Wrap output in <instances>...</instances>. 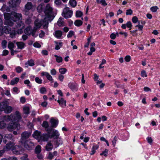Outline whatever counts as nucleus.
<instances>
[{"label":"nucleus","mask_w":160,"mask_h":160,"mask_svg":"<svg viewBox=\"0 0 160 160\" xmlns=\"http://www.w3.org/2000/svg\"><path fill=\"white\" fill-rule=\"evenodd\" d=\"M21 118L20 114L17 111L13 115L11 114L10 116L7 115L4 116L3 117L4 120L7 122L10 121L7 127L8 130L10 132H12L15 129L17 131L19 130L20 127L18 122L21 119Z\"/></svg>","instance_id":"f257e3e1"},{"label":"nucleus","mask_w":160,"mask_h":160,"mask_svg":"<svg viewBox=\"0 0 160 160\" xmlns=\"http://www.w3.org/2000/svg\"><path fill=\"white\" fill-rule=\"evenodd\" d=\"M4 15L5 19V24L10 26H12L17 21L21 20L22 18L21 13L14 12H12L11 13H4Z\"/></svg>","instance_id":"f03ea898"},{"label":"nucleus","mask_w":160,"mask_h":160,"mask_svg":"<svg viewBox=\"0 0 160 160\" xmlns=\"http://www.w3.org/2000/svg\"><path fill=\"white\" fill-rule=\"evenodd\" d=\"M53 10L50 4L46 5L44 10L45 20H52L53 19Z\"/></svg>","instance_id":"7ed1b4c3"},{"label":"nucleus","mask_w":160,"mask_h":160,"mask_svg":"<svg viewBox=\"0 0 160 160\" xmlns=\"http://www.w3.org/2000/svg\"><path fill=\"white\" fill-rule=\"evenodd\" d=\"M73 14V11L68 7L64 8L62 13V16L65 18H70Z\"/></svg>","instance_id":"20e7f679"},{"label":"nucleus","mask_w":160,"mask_h":160,"mask_svg":"<svg viewBox=\"0 0 160 160\" xmlns=\"http://www.w3.org/2000/svg\"><path fill=\"white\" fill-rule=\"evenodd\" d=\"M25 148L28 150L31 149L34 146L33 143L30 140H28L21 142Z\"/></svg>","instance_id":"39448f33"},{"label":"nucleus","mask_w":160,"mask_h":160,"mask_svg":"<svg viewBox=\"0 0 160 160\" xmlns=\"http://www.w3.org/2000/svg\"><path fill=\"white\" fill-rule=\"evenodd\" d=\"M8 26H5L3 28H1L3 33L6 34L9 33L10 37L12 38L15 35V32L14 31H12L11 28Z\"/></svg>","instance_id":"423d86ee"},{"label":"nucleus","mask_w":160,"mask_h":160,"mask_svg":"<svg viewBox=\"0 0 160 160\" xmlns=\"http://www.w3.org/2000/svg\"><path fill=\"white\" fill-rule=\"evenodd\" d=\"M31 135V133L30 132L27 131L23 132L21 135V136L20 142L28 140L27 139L29 138Z\"/></svg>","instance_id":"0eeeda50"},{"label":"nucleus","mask_w":160,"mask_h":160,"mask_svg":"<svg viewBox=\"0 0 160 160\" xmlns=\"http://www.w3.org/2000/svg\"><path fill=\"white\" fill-rule=\"evenodd\" d=\"M32 3L31 2H28L25 6V9L24 10L25 14L28 15L29 13L28 11L32 9Z\"/></svg>","instance_id":"6e6552de"},{"label":"nucleus","mask_w":160,"mask_h":160,"mask_svg":"<svg viewBox=\"0 0 160 160\" xmlns=\"http://www.w3.org/2000/svg\"><path fill=\"white\" fill-rule=\"evenodd\" d=\"M20 0H10L8 2L9 6L12 8L16 7L20 2Z\"/></svg>","instance_id":"1a4fd4ad"},{"label":"nucleus","mask_w":160,"mask_h":160,"mask_svg":"<svg viewBox=\"0 0 160 160\" xmlns=\"http://www.w3.org/2000/svg\"><path fill=\"white\" fill-rule=\"evenodd\" d=\"M6 146L4 147L3 148L4 150L6 151H8L10 150L11 149H13L15 145V143L13 142H7Z\"/></svg>","instance_id":"9d476101"},{"label":"nucleus","mask_w":160,"mask_h":160,"mask_svg":"<svg viewBox=\"0 0 160 160\" xmlns=\"http://www.w3.org/2000/svg\"><path fill=\"white\" fill-rule=\"evenodd\" d=\"M68 86L70 89L73 91L76 92L78 89V85L76 83L70 82L68 84Z\"/></svg>","instance_id":"9b49d317"},{"label":"nucleus","mask_w":160,"mask_h":160,"mask_svg":"<svg viewBox=\"0 0 160 160\" xmlns=\"http://www.w3.org/2000/svg\"><path fill=\"white\" fill-rule=\"evenodd\" d=\"M42 126V127L44 128L45 130L48 133H51L52 130V128H48V122L46 121H44L43 122Z\"/></svg>","instance_id":"f8f14e48"},{"label":"nucleus","mask_w":160,"mask_h":160,"mask_svg":"<svg viewBox=\"0 0 160 160\" xmlns=\"http://www.w3.org/2000/svg\"><path fill=\"white\" fill-rule=\"evenodd\" d=\"M12 136L11 134H6L4 137L3 142L4 143L9 142L12 139Z\"/></svg>","instance_id":"ddd939ff"},{"label":"nucleus","mask_w":160,"mask_h":160,"mask_svg":"<svg viewBox=\"0 0 160 160\" xmlns=\"http://www.w3.org/2000/svg\"><path fill=\"white\" fill-rule=\"evenodd\" d=\"M42 25V21L38 19H37L34 22V26L33 28L35 30H37L41 27Z\"/></svg>","instance_id":"4468645a"},{"label":"nucleus","mask_w":160,"mask_h":160,"mask_svg":"<svg viewBox=\"0 0 160 160\" xmlns=\"http://www.w3.org/2000/svg\"><path fill=\"white\" fill-rule=\"evenodd\" d=\"M50 133H49L48 132L47 134H42L40 140L44 141H48L49 138H50Z\"/></svg>","instance_id":"2eb2a0df"},{"label":"nucleus","mask_w":160,"mask_h":160,"mask_svg":"<svg viewBox=\"0 0 160 160\" xmlns=\"http://www.w3.org/2000/svg\"><path fill=\"white\" fill-rule=\"evenodd\" d=\"M34 30V28L32 29L31 26L28 27L25 29V33L26 34L28 35H30L31 34L32 32Z\"/></svg>","instance_id":"dca6fc26"},{"label":"nucleus","mask_w":160,"mask_h":160,"mask_svg":"<svg viewBox=\"0 0 160 160\" xmlns=\"http://www.w3.org/2000/svg\"><path fill=\"white\" fill-rule=\"evenodd\" d=\"M60 105L62 107H64L66 106V101L62 98H61L57 101Z\"/></svg>","instance_id":"f3484780"},{"label":"nucleus","mask_w":160,"mask_h":160,"mask_svg":"<svg viewBox=\"0 0 160 160\" xmlns=\"http://www.w3.org/2000/svg\"><path fill=\"white\" fill-rule=\"evenodd\" d=\"M42 76H45L47 79L49 81H52L53 79L52 76L48 72H43L41 73Z\"/></svg>","instance_id":"a211bd4d"},{"label":"nucleus","mask_w":160,"mask_h":160,"mask_svg":"<svg viewBox=\"0 0 160 160\" xmlns=\"http://www.w3.org/2000/svg\"><path fill=\"white\" fill-rule=\"evenodd\" d=\"M50 122L52 127H56L58 124V121L53 118H51L50 120Z\"/></svg>","instance_id":"6ab92c4d"},{"label":"nucleus","mask_w":160,"mask_h":160,"mask_svg":"<svg viewBox=\"0 0 160 160\" xmlns=\"http://www.w3.org/2000/svg\"><path fill=\"white\" fill-rule=\"evenodd\" d=\"M54 36L58 38H60L62 35V32L60 30H57L54 34Z\"/></svg>","instance_id":"aec40b11"},{"label":"nucleus","mask_w":160,"mask_h":160,"mask_svg":"<svg viewBox=\"0 0 160 160\" xmlns=\"http://www.w3.org/2000/svg\"><path fill=\"white\" fill-rule=\"evenodd\" d=\"M33 137L36 139H40L41 135H40V132L38 131L35 132L32 135Z\"/></svg>","instance_id":"412c9836"},{"label":"nucleus","mask_w":160,"mask_h":160,"mask_svg":"<svg viewBox=\"0 0 160 160\" xmlns=\"http://www.w3.org/2000/svg\"><path fill=\"white\" fill-rule=\"evenodd\" d=\"M7 102H3L0 103V111H4L7 106Z\"/></svg>","instance_id":"4be33fe9"},{"label":"nucleus","mask_w":160,"mask_h":160,"mask_svg":"<svg viewBox=\"0 0 160 160\" xmlns=\"http://www.w3.org/2000/svg\"><path fill=\"white\" fill-rule=\"evenodd\" d=\"M12 110V107L8 105V102H7V106L4 111L5 113H10Z\"/></svg>","instance_id":"5701e85b"},{"label":"nucleus","mask_w":160,"mask_h":160,"mask_svg":"<svg viewBox=\"0 0 160 160\" xmlns=\"http://www.w3.org/2000/svg\"><path fill=\"white\" fill-rule=\"evenodd\" d=\"M53 148L52 144L50 142H48L46 146V149L48 151H51Z\"/></svg>","instance_id":"b1692460"},{"label":"nucleus","mask_w":160,"mask_h":160,"mask_svg":"<svg viewBox=\"0 0 160 160\" xmlns=\"http://www.w3.org/2000/svg\"><path fill=\"white\" fill-rule=\"evenodd\" d=\"M16 43L18 49H22L25 46V43L22 42H18Z\"/></svg>","instance_id":"393cba45"},{"label":"nucleus","mask_w":160,"mask_h":160,"mask_svg":"<svg viewBox=\"0 0 160 160\" xmlns=\"http://www.w3.org/2000/svg\"><path fill=\"white\" fill-rule=\"evenodd\" d=\"M59 135V134L58 132L55 130L53 132L52 134L51 135H50V138H53L54 139H57L58 138Z\"/></svg>","instance_id":"a878e982"},{"label":"nucleus","mask_w":160,"mask_h":160,"mask_svg":"<svg viewBox=\"0 0 160 160\" xmlns=\"http://www.w3.org/2000/svg\"><path fill=\"white\" fill-rule=\"evenodd\" d=\"M52 20H45V18L43 20V23H42V25H43V27L45 29H47L48 24V21H51Z\"/></svg>","instance_id":"bb28decb"},{"label":"nucleus","mask_w":160,"mask_h":160,"mask_svg":"<svg viewBox=\"0 0 160 160\" xmlns=\"http://www.w3.org/2000/svg\"><path fill=\"white\" fill-rule=\"evenodd\" d=\"M16 24V26L17 28H24L25 27L24 23L21 21L17 22Z\"/></svg>","instance_id":"cd10ccee"},{"label":"nucleus","mask_w":160,"mask_h":160,"mask_svg":"<svg viewBox=\"0 0 160 160\" xmlns=\"http://www.w3.org/2000/svg\"><path fill=\"white\" fill-rule=\"evenodd\" d=\"M54 42L56 44L55 49L56 50H59L62 46V42L58 43L56 41H55Z\"/></svg>","instance_id":"c85d7f7f"},{"label":"nucleus","mask_w":160,"mask_h":160,"mask_svg":"<svg viewBox=\"0 0 160 160\" xmlns=\"http://www.w3.org/2000/svg\"><path fill=\"white\" fill-rule=\"evenodd\" d=\"M75 25L78 27L81 26L82 24V22L80 20H76L74 22Z\"/></svg>","instance_id":"c756f323"},{"label":"nucleus","mask_w":160,"mask_h":160,"mask_svg":"<svg viewBox=\"0 0 160 160\" xmlns=\"http://www.w3.org/2000/svg\"><path fill=\"white\" fill-rule=\"evenodd\" d=\"M63 19L62 18H60L58 19L57 22V24L59 26H61L63 25L64 23Z\"/></svg>","instance_id":"7c9ffc66"},{"label":"nucleus","mask_w":160,"mask_h":160,"mask_svg":"<svg viewBox=\"0 0 160 160\" xmlns=\"http://www.w3.org/2000/svg\"><path fill=\"white\" fill-rule=\"evenodd\" d=\"M8 48L11 50L13 49V48L15 47V46L13 43L9 42L8 43Z\"/></svg>","instance_id":"2f4dec72"},{"label":"nucleus","mask_w":160,"mask_h":160,"mask_svg":"<svg viewBox=\"0 0 160 160\" xmlns=\"http://www.w3.org/2000/svg\"><path fill=\"white\" fill-rule=\"evenodd\" d=\"M69 3L70 5L73 8L75 7L77 5V2L75 0H70Z\"/></svg>","instance_id":"473e14b6"},{"label":"nucleus","mask_w":160,"mask_h":160,"mask_svg":"<svg viewBox=\"0 0 160 160\" xmlns=\"http://www.w3.org/2000/svg\"><path fill=\"white\" fill-rule=\"evenodd\" d=\"M54 56L56 58V60L59 63L62 62V58L61 57L56 55H54Z\"/></svg>","instance_id":"72a5a7b5"},{"label":"nucleus","mask_w":160,"mask_h":160,"mask_svg":"<svg viewBox=\"0 0 160 160\" xmlns=\"http://www.w3.org/2000/svg\"><path fill=\"white\" fill-rule=\"evenodd\" d=\"M19 78H15L14 80H12L11 81L10 84L12 85H13L17 83L19 81Z\"/></svg>","instance_id":"f704fd0d"},{"label":"nucleus","mask_w":160,"mask_h":160,"mask_svg":"<svg viewBox=\"0 0 160 160\" xmlns=\"http://www.w3.org/2000/svg\"><path fill=\"white\" fill-rule=\"evenodd\" d=\"M41 151V147L40 146L38 145L35 148V151L36 153H39Z\"/></svg>","instance_id":"c9c22d12"},{"label":"nucleus","mask_w":160,"mask_h":160,"mask_svg":"<svg viewBox=\"0 0 160 160\" xmlns=\"http://www.w3.org/2000/svg\"><path fill=\"white\" fill-rule=\"evenodd\" d=\"M67 71V70L66 68H62L59 69V72L61 74H64Z\"/></svg>","instance_id":"e433bc0d"},{"label":"nucleus","mask_w":160,"mask_h":160,"mask_svg":"<svg viewBox=\"0 0 160 160\" xmlns=\"http://www.w3.org/2000/svg\"><path fill=\"white\" fill-rule=\"evenodd\" d=\"M23 111L25 113L28 114L29 113V108L28 107H25L23 108Z\"/></svg>","instance_id":"4c0bfd02"},{"label":"nucleus","mask_w":160,"mask_h":160,"mask_svg":"<svg viewBox=\"0 0 160 160\" xmlns=\"http://www.w3.org/2000/svg\"><path fill=\"white\" fill-rule=\"evenodd\" d=\"M7 41L6 40H3L1 43L3 49L6 48L7 46Z\"/></svg>","instance_id":"58836bf2"},{"label":"nucleus","mask_w":160,"mask_h":160,"mask_svg":"<svg viewBox=\"0 0 160 160\" xmlns=\"http://www.w3.org/2000/svg\"><path fill=\"white\" fill-rule=\"evenodd\" d=\"M117 140L118 139L117 137L116 136H115L113 140L112 141V145L113 147H115Z\"/></svg>","instance_id":"ea45409f"},{"label":"nucleus","mask_w":160,"mask_h":160,"mask_svg":"<svg viewBox=\"0 0 160 160\" xmlns=\"http://www.w3.org/2000/svg\"><path fill=\"white\" fill-rule=\"evenodd\" d=\"M96 1L98 3H102V5L104 6L107 5L105 0H96Z\"/></svg>","instance_id":"a19ab883"},{"label":"nucleus","mask_w":160,"mask_h":160,"mask_svg":"<svg viewBox=\"0 0 160 160\" xmlns=\"http://www.w3.org/2000/svg\"><path fill=\"white\" fill-rule=\"evenodd\" d=\"M15 70L16 72L18 73H20L23 71V69L20 66H18L16 68Z\"/></svg>","instance_id":"79ce46f5"},{"label":"nucleus","mask_w":160,"mask_h":160,"mask_svg":"<svg viewBox=\"0 0 160 160\" xmlns=\"http://www.w3.org/2000/svg\"><path fill=\"white\" fill-rule=\"evenodd\" d=\"M32 20L30 17L27 18L25 20V23L27 24H30L32 22Z\"/></svg>","instance_id":"37998d69"},{"label":"nucleus","mask_w":160,"mask_h":160,"mask_svg":"<svg viewBox=\"0 0 160 160\" xmlns=\"http://www.w3.org/2000/svg\"><path fill=\"white\" fill-rule=\"evenodd\" d=\"M40 91L41 93L45 94L46 93L47 90L44 87H42L40 88Z\"/></svg>","instance_id":"c03bdc74"},{"label":"nucleus","mask_w":160,"mask_h":160,"mask_svg":"<svg viewBox=\"0 0 160 160\" xmlns=\"http://www.w3.org/2000/svg\"><path fill=\"white\" fill-rule=\"evenodd\" d=\"M82 15V13L80 11H78L76 12V16L77 17H81Z\"/></svg>","instance_id":"a18cd8bd"},{"label":"nucleus","mask_w":160,"mask_h":160,"mask_svg":"<svg viewBox=\"0 0 160 160\" xmlns=\"http://www.w3.org/2000/svg\"><path fill=\"white\" fill-rule=\"evenodd\" d=\"M36 82L38 84H41L42 82V80L40 79L38 77H36L35 78Z\"/></svg>","instance_id":"49530a36"},{"label":"nucleus","mask_w":160,"mask_h":160,"mask_svg":"<svg viewBox=\"0 0 160 160\" xmlns=\"http://www.w3.org/2000/svg\"><path fill=\"white\" fill-rule=\"evenodd\" d=\"M5 123L3 121H0V128H3L5 127Z\"/></svg>","instance_id":"de8ad7c7"},{"label":"nucleus","mask_w":160,"mask_h":160,"mask_svg":"<svg viewBox=\"0 0 160 160\" xmlns=\"http://www.w3.org/2000/svg\"><path fill=\"white\" fill-rule=\"evenodd\" d=\"M27 63L30 66H32L34 65V61L32 59H31L29 61H28Z\"/></svg>","instance_id":"09e8293b"},{"label":"nucleus","mask_w":160,"mask_h":160,"mask_svg":"<svg viewBox=\"0 0 160 160\" xmlns=\"http://www.w3.org/2000/svg\"><path fill=\"white\" fill-rule=\"evenodd\" d=\"M92 37L90 36L89 38H88L87 39L88 42H87L85 45L84 47H88L89 44L91 39Z\"/></svg>","instance_id":"8fccbe9b"},{"label":"nucleus","mask_w":160,"mask_h":160,"mask_svg":"<svg viewBox=\"0 0 160 160\" xmlns=\"http://www.w3.org/2000/svg\"><path fill=\"white\" fill-rule=\"evenodd\" d=\"M37 10L39 12H42V5L41 4L39 5L37 8Z\"/></svg>","instance_id":"3c124183"},{"label":"nucleus","mask_w":160,"mask_h":160,"mask_svg":"<svg viewBox=\"0 0 160 160\" xmlns=\"http://www.w3.org/2000/svg\"><path fill=\"white\" fill-rule=\"evenodd\" d=\"M132 11L131 9H128L126 11V14L127 15H131L132 13Z\"/></svg>","instance_id":"603ef678"},{"label":"nucleus","mask_w":160,"mask_h":160,"mask_svg":"<svg viewBox=\"0 0 160 160\" xmlns=\"http://www.w3.org/2000/svg\"><path fill=\"white\" fill-rule=\"evenodd\" d=\"M108 151V150L106 149H105V150L102 152V153H100V155L101 156L104 155V156H106L107 155Z\"/></svg>","instance_id":"864d4df0"},{"label":"nucleus","mask_w":160,"mask_h":160,"mask_svg":"<svg viewBox=\"0 0 160 160\" xmlns=\"http://www.w3.org/2000/svg\"><path fill=\"white\" fill-rule=\"evenodd\" d=\"M126 27L129 28V30H130L132 28V24L130 21L128 22L126 24Z\"/></svg>","instance_id":"5fc2aeb1"},{"label":"nucleus","mask_w":160,"mask_h":160,"mask_svg":"<svg viewBox=\"0 0 160 160\" xmlns=\"http://www.w3.org/2000/svg\"><path fill=\"white\" fill-rule=\"evenodd\" d=\"M141 76L142 77H147V75L146 71L144 70H142L141 72Z\"/></svg>","instance_id":"6e6d98bb"},{"label":"nucleus","mask_w":160,"mask_h":160,"mask_svg":"<svg viewBox=\"0 0 160 160\" xmlns=\"http://www.w3.org/2000/svg\"><path fill=\"white\" fill-rule=\"evenodd\" d=\"M158 9V8L157 6L152 7L151 8V10L153 12H155Z\"/></svg>","instance_id":"4d7b16f0"},{"label":"nucleus","mask_w":160,"mask_h":160,"mask_svg":"<svg viewBox=\"0 0 160 160\" xmlns=\"http://www.w3.org/2000/svg\"><path fill=\"white\" fill-rule=\"evenodd\" d=\"M132 21L134 23H136L138 21V18L136 16H134L132 18Z\"/></svg>","instance_id":"13d9d810"},{"label":"nucleus","mask_w":160,"mask_h":160,"mask_svg":"<svg viewBox=\"0 0 160 160\" xmlns=\"http://www.w3.org/2000/svg\"><path fill=\"white\" fill-rule=\"evenodd\" d=\"M131 57L129 55H127L125 58V60L127 62H129L131 60Z\"/></svg>","instance_id":"bf43d9fd"},{"label":"nucleus","mask_w":160,"mask_h":160,"mask_svg":"<svg viewBox=\"0 0 160 160\" xmlns=\"http://www.w3.org/2000/svg\"><path fill=\"white\" fill-rule=\"evenodd\" d=\"M53 156H54L52 153L51 152H49L48 158L50 160H51L53 158Z\"/></svg>","instance_id":"052dcab7"},{"label":"nucleus","mask_w":160,"mask_h":160,"mask_svg":"<svg viewBox=\"0 0 160 160\" xmlns=\"http://www.w3.org/2000/svg\"><path fill=\"white\" fill-rule=\"evenodd\" d=\"M147 140L148 143L151 144L152 143V139L151 137H148L147 138Z\"/></svg>","instance_id":"680f3d73"},{"label":"nucleus","mask_w":160,"mask_h":160,"mask_svg":"<svg viewBox=\"0 0 160 160\" xmlns=\"http://www.w3.org/2000/svg\"><path fill=\"white\" fill-rule=\"evenodd\" d=\"M28 155L27 154H24L23 155V156L21 158L22 160H27Z\"/></svg>","instance_id":"e2e57ef3"},{"label":"nucleus","mask_w":160,"mask_h":160,"mask_svg":"<svg viewBox=\"0 0 160 160\" xmlns=\"http://www.w3.org/2000/svg\"><path fill=\"white\" fill-rule=\"evenodd\" d=\"M5 9H6L7 11H8L9 9L8 7H6L5 6H3L1 8V10L3 11H4Z\"/></svg>","instance_id":"0e129e2a"},{"label":"nucleus","mask_w":160,"mask_h":160,"mask_svg":"<svg viewBox=\"0 0 160 160\" xmlns=\"http://www.w3.org/2000/svg\"><path fill=\"white\" fill-rule=\"evenodd\" d=\"M73 33L74 32L73 31H70L68 34L67 35V37L68 38L71 37L73 35Z\"/></svg>","instance_id":"69168bd1"},{"label":"nucleus","mask_w":160,"mask_h":160,"mask_svg":"<svg viewBox=\"0 0 160 160\" xmlns=\"http://www.w3.org/2000/svg\"><path fill=\"white\" fill-rule=\"evenodd\" d=\"M33 46L36 48H39L41 47V45L38 42H35L33 44Z\"/></svg>","instance_id":"338daca9"},{"label":"nucleus","mask_w":160,"mask_h":160,"mask_svg":"<svg viewBox=\"0 0 160 160\" xmlns=\"http://www.w3.org/2000/svg\"><path fill=\"white\" fill-rule=\"evenodd\" d=\"M64 76L62 74H60L58 76V79L61 82H62L64 78Z\"/></svg>","instance_id":"774afa93"}]
</instances>
